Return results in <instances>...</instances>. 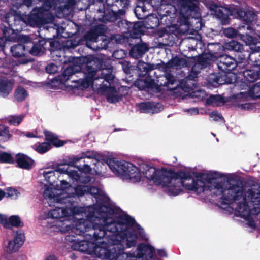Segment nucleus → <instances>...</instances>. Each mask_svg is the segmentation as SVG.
<instances>
[{"label": "nucleus", "mask_w": 260, "mask_h": 260, "mask_svg": "<svg viewBox=\"0 0 260 260\" xmlns=\"http://www.w3.org/2000/svg\"><path fill=\"white\" fill-rule=\"evenodd\" d=\"M96 210L98 218L97 232L93 233L94 241L104 237L111 240L113 245L120 244L122 234L127 230H131L133 226H136L141 234L143 229L136 223L134 218L128 214L120 215L115 221L112 216L119 213L120 209L113 206L110 203V200L107 196H101L98 198Z\"/></svg>", "instance_id": "obj_1"}, {"label": "nucleus", "mask_w": 260, "mask_h": 260, "mask_svg": "<svg viewBox=\"0 0 260 260\" xmlns=\"http://www.w3.org/2000/svg\"><path fill=\"white\" fill-rule=\"evenodd\" d=\"M101 61L96 60H89L88 57L77 58L66 68L62 74L60 80L66 82L70 80L76 73L81 72L84 74V78L81 80L80 85L84 88H87L93 84L94 76L99 70H103Z\"/></svg>", "instance_id": "obj_2"}, {"label": "nucleus", "mask_w": 260, "mask_h": 260, "mask_svg": "<svg viewBox=\"0 0 260 260\" xmlns=\"http://www.w3.org/2000/svg\"><path fill=\"white\" fill-rule=\"evenodd\" d=\"M111 170L117 176L129 179L133 182L141 181V174L139 169L132 163L116 158H108L106 161Z\"/></svg>", "instance_id": "obj_3"}, {"label": "nucleus", "mask_w": 260, "mask_h": 260, "mask_svg": "<svg viewBox=\"0 0 260 260\" xmlns=\"http://www.w3.org/2000/svg\"><path fill=\"white\" fill-rule=\"evenodd\" d=\"M227 193L223 194L224 205H231L234 202L240 201L242 199V202H238L236 207V211L240 213V216L243 217L244 213H247L249 210L248 202L246 197L243 196V189L242 183H237L235 185H232L226 191Z\"/></svg>", "instance_id": "obj_4"}, {"label": "nucleus", "mask_w": 260, "mask_h": 260, "mask_svg": "<svg viewBox=\"0 0 260 260\" xmlns=\"http://www.w3.org/2000/svg\"><path fill=\"white\" fill-rule=\"evenodd\" d=\"M186 174L183 172V171L175 172L172 169L167 170L162 168L160 171V174L157 179V182L158 184H161L164 186L168 187V191L171 194L177 196L183 192V189L176 186L171 185L172 181H176L179 180V178L185 179L187 177Z\"/></svg>", "instance_id": "obj_5"}, {"label": "nucleus", "mask_w": 260, "mask_h": 260, "mask_svg": "<svg viewBox=\"0 0 260 260\" xmlns=\"http://www.w3.org/2000/svg\"><path fill=\"white\" fill-rule=\"evenodd\" d=\"M96 210L90 211L87 214V220L80 219L77 221L75 224V233L78 235H84V236H88V239L94 241V235L93 234L95 231L97 232Z\"/></svg>", "instance_id": "obj_6"}, {"label": "nucleus", "mask_w": 260, "mask_h": 260, "mask_svg": "<svg viewBox=\"0 0 260 260\" xmlns=\"http://www.w3.org/2000/svg\"><path fill=\"white\" fill-rule=\"evenodd\" d=\"M216 58L215 61L218 70L223 73H230L236 67L241 68V64L243 63V61L238 62L235 58L227 55H216Z\"/></svg>", "instance_id": "obj_7"}, {"label": "nucleus", "mask_w": 260, "mask_h": 260, "mask_svg": "<svg viewBox=\"0 0 260 260\" xmlns=\"http://www.w3.org/2000/svg\"><path fill=\"white\" fill-rule=\"evenodd\" d=\"M48 13L43 7L34 8L27 17V22L31 26H39L47 24Z\"/></svg>", "instance_id": "obj_8"}, {"label": "nucleus", "mask_w": 260, "mask_h": 260, "mask_svg": "<svg viewBox=\"0 0 260 260\" xmlns=\"http://www.w3.org/2000/svg\"><path fill=\"white\" fill-rule=\"evenodd\" d=\"M181 10L192 18L200 17L198 0H179Z\"/></svg>", "instance_id": "obj_9"}, {"label": "nucleus", "mask_w": 260, "mask_h": 260, "mask_svg": "<svg viewBox=\"0 0 260 260\" xmlns=\"http://www.w3.org/2000/svg\"><path fill=\"white\" fill-rule=\"evenodd\" d=\"M137 253H129L131 257L142 258L145 256L151 259H155L156 255L155 248L150 245L144 243L139 244L137 248Z\"/></svg>", "instance_id": "obj_10"}, {"label": "nucleus", "mask_w": 260, "mask_h": 260, "mask_svg": "<svg viewBox=\"0 0 260 260\" xmlns=\"http://www.w3.org/2000/svg\"><path fill=\"white\" fill-rule=\"evenodd\" d=\"M14 85L15 80L13 79L0 75V96L7 98L12 92Z\"/></svg>", "instance_id": "obj_11"}, {"label": "nucleus", "mask_w": 260, "mask_h": 260, "mask_svg": "<svg viewBox=\"0 0 260 260\" xmlns=\"http://www.w3.org/2000/svg\"><path fill=\"white\" fill-rule=\"evenodd\" d=\"M139 42L132 46L129 50V55L133 58L139 59L149 50V46L146 43L142 42L140 38H138Z\"/></svg>", "instance_id": "obj_12"}, {"label": "nucleus", "mask_w": 260, "mask_h": 260, "mask_svg": "<svg viewBox=\"0 0 260 260\" xmlns=\"http://www.w3.org/2000/svg\"><path fill=\"white\" fill-rule=\"evenodd\" d=\"M93 250L98 258L103 259L112 260L116 259L118 255L123 253V251H121V250L118 253L112 252L111 250L107 248L103 247L97 245L94 247ZM122 251H123V249H122Z\"/></svg>", "instance_id": "obj_13"}, {"label": "nucleus", "mask_w": 260, "mask_h": 260, "mask_svg": "<svg viewBox=\"0 0 260 260\" xmlns=\"http://www.w3.org/2000/svg\"><path fill=\"white\" fill-rule=\"evenodd\" d=\"M87 186L78 185L75 187H73V189L71 193H69V196H66L63 197L59 198V196L56 197V200L59 202L66 203L70 202L69 198L70 197H82L85 194H87Z\"/></svg>", "instance_id": "obj_14"}, {"label": "nucleus", "mask_w": 260, "mask_h": 260, "mask_svg": "<svg viewBox=\"0 0 260 260\" xmlns=\"http://www.w3.org/2000/svg\"><path fill=\"white\" fill-rule=\"evenodd\" d=\"M216 54L215 52H210L209 53L201 54L197 56L196 62L194 65H197L199 69H204L209 68L213 63V58H216Z\"/></svg>", "instance_id": "obj_15"}, {"label": "nucleus", "mask_w": 260, "mask_h": 260, "mask_svg": "<svg viewBox=\"0 0 260 260\" xmlns=\"http://www.w3.org/2000/svg\"><path fill=\"white\" fill-rule=\"evenodd\" d=\"M237 17L241 20L244 21L247 26V29L253 30L252 27L249 25L255 19L256 14L251 10H244L242 9H237L236 10Z\"/></svg>", "instance_id": "obj_16"}, {"label": "nucleus", "mask_w": 260, "mask_h": 260, "mask_svg": "<svg viewBox=\"0 0 260 260\" xmlns=\"http://www.w3.org/2000/svg\"><path fill=\"white\" fill-rule=\"evenodd\" d=\"M15 163H17V167L25 170L32 169L35 165L34 159L24 154L20 153L16 155Z\"/></svg>", "instance_id": "obj_17"}, {"label": "nucleus", "mask_w": 260, "mask_h": 260, "mask_svg": "<svg viewBox=\"0 0 260 260\" xmlns=\"http://www.w3.org/2000/svg\"><path fill=\"white\" fill-rule=\"evenodd\" d=\"M183 172L186 174L187 176L186 177V178H179V180H180L179 183L183 187L190 191H198L199 189L200 191L203 190L202 188L200 189L198 181L192 176L189 172L183 171Z\"/></svg>", "instance_id": "obj_18"}, {"label": "nucleus", "mask_w": 260, "mask_h": 260, "mask_svg": "<svg viewBox=\"0 0 260 260\" xmlns=\"http://www.w3.org/2000/svg\"><path fill=\"white\" fill-rule=\"evenodd\" d=\"M46 44V40L43 38H40L37 42L33 41L32 44L29 45L28 54L33 56H40L43 54L46 50L45 47Z\"/></svg>", "instance_id": "obj_19"}, {"label": "nucleus", "mask_w": 260, "mask_h": 260, "mask_svg": "<svg viewBox=\"0 0 260 260\" xmlns=\"http://www.w3.org/2000/svg\"><path fill=\"white\" fill-rule=\"evenodd\" d=\"M24 234L17 232L16 236L12 240H10L7 246V250L9 253L17 251L24 242Z\"/></svg>", "instance_id": "obj_20"}, {"label": "nucleus", "mask_w": 260, "mask_h": 260, "mask_svg": "<svg viewBox=\"0 0 260 260\" xmlns=\"http://www.w3.org/2000/svg\"><path fill=\"white\" fill-rule=\"evenodd\" d=\"M143 169L142 172L144 176L149 180H152L154 182H156L159 174H160V170L157 169L153 166H150L147 164H144L141 167Z\"/></svg>", "instance_id": "obj_21"}, {"label": "nucleus", "mask_w": 260, "mask_h": 260, "mask_svg": "<svg viewBox=\"0 0 260 260\" xmlns=\"http://www.w3.org/2000/svg\"><path fill=\"white\" fill-rule=\"evenodd\" d=\"M227 73L219 72L212 74L209 77V80L212 84L222 85L233 83L234 81L228 77Z\"/></svg>", "instance_id": "obj_22"}, {"label": "nucleus", "mask_w": 260, "mask_h": 260, "mask_svg": "<svg viewBox=\"0 0 260 260\" xmlns=\"http://www.w3.org/2000/svg\"><path fill=\"white\" fill-rule=\"evenodd\" d=\"M44 134L45 137V140L55 147L63 146L66 143V141L59 140L58 136L51 131L45 130Z\"/></svg>", "instance_id": "obj_23"}, {"label": "nucleus", "mask_w": 260, "mask_h": 260, "mask_svg": "<svg viewBox=\"0 0 260 260\" xmlns=\"http://www.w3.org/2000/svg\"><path fill=\"white\" fill-rule=\"evenodd\" d=\"M134 226L132 228L131 230H127L125 232L122 234L121 238H119V239H120V242L122 240L126 239V247L127 248H131V247L135 246L136 244L138 235L134 230Z\"/></svg>", "instance_id": "obj_24"}, {"label": "nucleus", "mask_w": 260, "mask_h": 260, "mask_svg": "<svg viewBox=\"0 0 260 260\" xmlns=\"http://www.w3.org/2000/svg\"><path fill=\"white\" fill-rule=\"evenodd\" d=\"M248 198L253 203L260 201V185L256 182H253L251 185V188L247 191Z\"/></svg>", "instance_id": "obj_25"}, {"label": "nucleus", "mask_w": 260, "mask_h": 260, "mask_svg": "<svg viewBox=\"0 0 260 260\" xmlns=\"http://www.w3.org/2000/svg\"><path fill=\"white\" fill-rule=\"evenodd\" d=\"M15 63L13 60L10 58L5 57L0 58V69H2L1 73L8 75L14 71Z\"/></svg>", "instance_id": "obj_26"}, {"label": "nucleus", "mask_w": 260, "mask_h": 260, "mask_svg": "<svg viewBox=\"0 0 260 260\" xmlns=\"http://www.w3.org/2000/svg\"><path fill=\"white\" fill-rule=\"evenodd\" d=\"M104 10H99V13L101 14L98 17V20L101 22L106 23L110 22H114L117 20V15L114 13V11L111 9Z\"/></svg>", "instance_id": "obj_27"}, {"label": "nucleus", "mask_w": 260, "mask_h": 260, "mask_svg": "<svg viewBox=\"0 0 260 260\" xmlns=\"http://www.w3.org/2000/svg\"><path fill=\"white\" fill-rule=\"evenodd\" d=\"M210 8L216 11V17L220 20L222 24L226 25L229 24L230 20L226 9L223 7L218 8L215 4L212 5Z\"/></svg>", "instance_id": "obj_28"}, {"label": "nucleus", "mask_w": 260, "mask_h": 260, "mask_svg": "<svg viewBox=\"0 0 260 260\" xmlns=\"http://www.w3.org/2000/svg\"><path fill=\"white\" fill-rule=\"evenodd\" d=\"M102 91L108 92L107 95V100L110 103H115L119 102L121 96L117 94H113V92H116V89L115 87L102 85L101 87Z\"/></svg>", "instance_id": "obj_29"}, {"label": "nucleus", "mask_w": 260, "mask_h": 260, "mask_svg": "<svg viewBox=\"0 0 260 260\" xmlns=\"http://www.w3.org/2000/svg\"><path fill=\"white\" fill-rule=\"evenodd\" d=\"M97 156L98 154L94 151H87L86 152H82L81 154L79 155L73 156H72L71 158H69V160L68 162H65V164L74 166V164H75L76 162L83 158H87L96 159Z\"/></svg>", "instance_id": "obj_30"}, {"label": "nucleus", "mask_w": 260, "mask_h": 260, "mask_svg": "<svg viewBox=\"0 0 260 260\" xmlns=\"http://www.w3.org/2000/svg\"><path fill=\"white\" fill-rule=\"evenodd\" d=\"M30 46L23 45L21 43H18L13 45L10 49L12 56L15 58L25 56L28 54V49Z\"/></svg>", "instance_id": "obj_31"}, {"label": "nucleus", "mask_w": 260, "mask_h": 260, "mask_svg": "<svg viewBox=\"0 0 260 260\" xmlns=\"http://www.w3.org/2000/svg\"><path fill=\"white\" fill-rule=\"evenodd\" d=\"M62 36L59 34L58 30L56 31V35H53L52 38H48L46 39V43L49 42L51 52L62 49V41L59 40Z\"/></svg>", "instance_id": "obj_32"}, {"label": "nucleus", "mask_w": 260, "mask_h": 260, "mask_svg": "<svg viewBox=\"0 0 260 260\" xmlns=\"http://www.w3.org/2000/svg\"><path fill=\"white\" fill-rule=\"evenodd\" d=\"M164 66L165 68H181V67H187V62L185 58L176 56L164 64Z\"/></svg>", "instance_id": "obj_33"}, {"label": "nucleus", "mask_w": 260, "mask_h": 260, "mask_svg": "<svg viewBox=\"0 0 260 260\" xmlns=\"http://www.w3.org/2000/svg\"><path fill=\"white\" fill-rule=\"evenodd\" d=\"M127 31L132 36L133 38H137L138 35L142 31L143 23L141 21H137L134 23L127 22Z\"/></svg>", "instance_id": "obj_34"}, {"label": "nucleus", "mask_w": 260, "mask_h": 260, "mask_svg": "<svg viewBox=\"0 0 260 260\" xmlns=\"http://www.w3.org/2000/svg\"><path fill=\"white\" fill-rule=\"evenodd\" d=\"M160 104L157 103L155 104L153 102H145L141 103L139 104V108L142 112L152 113L158 112L159 110L158 109Z\"/></svg>", "instance_id": "obj_35"}, {"label": "nucleus", "mask_w": 260, "mask_h": 260, "mask_svg": "<svg viewBox=\"0 0 260 260\" xmlns=\"http://www.w3.org/2000/svg\"><path fill=\"white\" fill-rule=\"evenodd\" d=\"M243 72L244 76L249 82H254L255 80L260 79V68H257L254 70H245L241 71Z\"/></svg>", "instance_id": "obj_36"}, {"label": "nucleus", "mask_w": 260, "mask_h": 260, "mask_svg": "<svg viewBox=\"0 0 260 260\" xmlns=\"http://www.w3.org/2000/svg\"><path fill=\"white\" fill-rule=\"evenodd\" d=\"M223 47L225 50L233 51L237 52H241L243 49V45L239 42L235 40L225 42Z\"/></svg>", "instance_id": "obj_37"}, {"label": "nucleus", "mask_w": 260, "mask_h": 260, "mask_svg": "<svg viewBox=\"0 0 260 260\" xmlns=\"http://www.w3.org/2000/svg\"><path fill=\"white\" fill-rule=\"evenodd\" d=\"M248 59L253 63L255 66L260 68V47L251 48V51L249 54Z\"/></svg>", "instance_id": "obj_38"}, {"label": "nucleus", "mask_w": 260, "mask_h": 260, "mask_svg": "<svg viewBox=\"0 0 260 260\" xmlns=\"http://www.w3.org/2000/svg\"><path fill=\"white\" fill-rule=\"evenodd\" d=\"M28 96L27 91L22 86H17L14 91V97L18 102L25 101Z\"/></svg>", "instance_id": "obj_39"}, {"label": "nucleus", "mask_w": 260, "mask_h": 260, "mask_svg": "<svg viewBox=\"0 0 260 260\" xmlns=\"http://www.w3.org/2000/svg\"><path fill=\"white\" fill-rule=\"evenodd\" d=\"M197 178L205 180L208 183H211L213 180L216 179L219 177H222L221 174L214 172L210 174H204L203 173H199L196 176Z\"/></svg>", "instance_id": "obj_40"}, {"label": "nucleus", "mask_w": 260, "mask_h": 260, "mask_svg": "<svg viewBox=\"0 0 260 260\" xmlns=\"http://www.w3.org/2000/svg\"><path fill=\"white\" fill-rule=\"evenodd\" d=\"M165 81L164 83L161 82L160 85L167 87L169 90L172 91L176 89L175 87H171L176 82L174 76L171 74H167L165 77Z\"/></svg>", "instance_id": "obj_41"}, {"label": "nucleus", "mask_w": 260, "mask_h": 260, "mask_svg": "<svg viewBox=\"0 0 260 260\" xmlns=\"http://www.w3.org/2000/svg\"><path fill=\"white\" fill-rule=\"evenodd\" d=\"M62 41V49L63 50H69L70 49H74L78 46V43L75 39H68L63 38Z\"/></svg>", "instance_id": "obj_42"}, {"label": "nucleus", "mask_w": 260, "mask_h": 260, "mask_svg": "<svg viewBox=\"0 0 260 260\" xmlns=\"http://www.w3.org/2000/svg\"><path fill=\"white\" fill-rule=\"evenodd\" d=\"M99 36L91 28L88 30L84 36V40L86 42L87 46L90 48L89 45V42H97L98 41Z\"/></svg>", "instance_id": "obj_43"}, {"label": "nucleus", "mask_w": 260, "mask_h": 260, "mask_svg": "<svg viewBox=\"0 0 260 260\" xmlns=\"http://www.w3.org/2000/svg\"><path fill=\"white\" fill-rule=\"evenodd\" d=\"M223 98L219 95H211L206 100V103L208 105L218 106L219 103H223Z\"/></svg>", "instance_id": "obj_44"}, {"label": "nucleus", "mask_w": 260, "mask_h": 260, "mask_svg": "<svg viewBox=\"0 0 260 260\" xmlns=\"http://www.w3.org/2000/svg\"><path fill=\"white\" fill-rule=\"evenodd\" d=\"M69 158H71V157H69L66 159H63L62 163L58 164L56 169L55 170V171L59 172L61 174H66L68 175L69 171H68V166H71L65 164V162H67L69 160Z\"/></svg>", "instance_id": "obj_45"}, {"label": "nucleus", "mask_w": 260, "mask_h": 260, "mask_svg": "<svg viewBox=\"0 0 260 260\" xmlns=\"http://www.w3.org/2000/svg\"><path fill=\"white\" fill-rule=\"evenodd\" d=\"M9 229L12 226L19 227L23 226L24 224L20 220V217L18 215H12L9 218Z\"/></svg>", "instance_id": "obj_46"}, {"label": "nucleus", "mask_w": 260, "mask_h": 260, "mask_svg": "<svg viewBox=\"0 0 260 260\" xmlns=\"http://www.w3.org/2000/svg\"><path fill=\"white\" fill-rule=\"evenodd\" d=\"M51 148V146H50V144L48 143L46 141L39 143V144L36 146L35 149L38 153L44 154L50 150Z\"/></svg>", "instance_id": "obj_47"}, {"label": "nucleus", "mask_w": 260, "mask_h": 260, "mask_svg": "<svg viewBox=\"0 0 260 260\" xmlns=\"http://www.w3.org/2000/svg\"><path fill=\"white\" fill-rule=\"evenodd\" d=\"M240 35L241 40H243L247 45H255L257 43L256 38L248 33L240 34Z\"/></svg>", "instance_id": "obj_48"}, {"label": "nucleus", "mask_w": 260, "mask_h": 260, "mask_svg": "<svg viewBox=\"0 0 260 260\" xmlns=\"http://www.w3.org/2000/svg\"><path fill=\"white\" fill-rule=\"evenodd\" d=\"M0 162L14 164L15 159L11 154L6 152H2L0 153Z\"/></svg>", "instance_id": "obj_49"}, {"label": "nucleus", "mask_w": 260, "mask_h": 260, "mask_svg": "<svg viewBox=\"0 0 260 260\" xmlns=\"http://www.w3.org/2000/svg\"><path fill=\"white\" fill-rule=\"evenodd\" d=\"M249 96L252 99L260 98V82L256 83L249 91Z\"/></svg>", "instance_id": "obj_50"}, {"label": "nucleus", "mask_w": 260, "mask_h": 260, "mask_svg": "<svg viewBox=\"0 0 260 260\" xmlns=\"http://www.w3.org/2000/svg\"><path fill=\"white\" fill-rule=\"evenodd\" d=\"M55 170L53 171H45L43 173V176L46 181L50 185H53L56 180V177L55 176Z\"/></svg>", "instance_id": "obj_51"}, {"label": "nucleus", "mask_w": 260, "mask_h": 260, "mask_svg": "<svg viewBox=\"0 0 260 260\" xmlns=\"http://www.w3.org/2000/svg\"><path fill=\"white\" fill-rule=\"evenodd\" d=\"M5 193L6 198H10L12 200L17 199L18 196L20 194L17 189L12 187H7L6 189Z\"/></svg>", "instance_id": "obj_52"}, {"label": "nucleus", "mask_w": 260, "mask_h": 260, "mask_svg": "<svg viewBox=\"0 0 260 260\" xmlns=\"http://www.w3.org/2000/svg\"><path fill=\"white\" fill-rule=\"evenodd\" d=\"M73 187L69 182L66 181V180H61L60 181V186H59V189L61 190L62 193L63 194V192H64L67 195L69 196V193H71Z\"/></svg>", "instance_id": "obj_53"}, {"label": "nucleus", "mask_w": 260, "mask_h": 260, "mask_svg": "<svg viewBox=\"0 0 260 260\" xmlns=\"http://www.w3.org/2000/svg\"><path fill=\"white\" fill-rule=\"evenodd\" d=\"M148 63L144 61H139L137 66L138 71H139L140 76H144L148 73Z\"/></svg>", "instance_id": "obj_54"}, {"label": "nucleus", "mask_w": 260, "mask_h": 260, "mask_svg": "<svg viewBox=\"0 0 260 260\" xmlns=\"http://www.w3.org/2000/svg\"><path fill=\"white\" fill-rule=\"evenodd\" d=\"M42 0H15L14 6H20L24 5L29 7L32 5V4H36L39 2H41Z\"/></svg>", "instance_id": "obj_55"}, {"label": "nucleus", "mask_w": 260, "mask_h": 260, "mask_svg": "<svg viewBox=\"0 0 260 260\" xmlns=\"http://www.w3.org/2000/svg\"><path fill=\"white\" fill-rule=\"evenodd\" d=\"M87 194L91 195H97V197H95L96 199V202H98V198L101 196H104L103 195H101L99 194V190L96 187L92 186H87ZM97 206V203L94 205V208H93V211H95V208Z\"/></svg>", "instance_id": "obj_56"}, {"label": "nucleus", "mask_w": 260, "mask_h": 260, "mask_svg": "<svg viewBox=\"0 0 260 260\" xmlns=\"http://www.w3.org/2000/svg\"><path fill=\"white\" fill-rule=\"evenodd\" d=\"M48 216L52 219L61 218L60 207H56L50 210L48 213Z\"/></svg>", "instance_id": "obj_57"}, {"label": "nucleus", "mask_w": 260, "mask_h": 260, "mask_svg": "<svg viewBox=\"0 0 260 260\" xmlns=\"http://www.w3.org/2000/svg\"><path fill=\"white\" fill-rule=\"evenodd\" d=\"M92 29L99 37L105 35L107 29L106 26L103 25L95 26Z\"/></svg>", "instance_id": "obj_58"}, {"label": "nucleus", "mask_w": 260, "mask_h": 260, "mask_svg": "<svg viewBox=\"0 0 260 260\" xmlns=\"http://www.w3.org/2000/svg\"><path fill=\"white\" fill-rule=\"evenodd\" d=\"M19 41L20 42V43H21L23 45H26L27 46H29L33 42L31 38L26 35L20 36L19 37Z\"/></svg>", "instance_id": "obj_59"}, {"label": "nucleus", "mask_w": 260, "mask_h": 260, "mask_svg": "<svg viewBox=\"0 0 260 260\" xmlns=\"http://www.w3.org/2000/svg\"><path fill=\"white\" fill-rule=\"evenodd\" d=\"M223 34L226 37L232 38L237 36V30L232 27H229L223 30Z\"/></svg>", "instance_id": "obj_60"}, {"label": "nucleus", "mask_w": 260, "mask_h": 260, "mask_svg": "<svg viewBox=\"0 0 260 260\" xmlns=\"http://www.w3.org/2000/svg\"><path fill=\"white\" fill-rule=\"evenodd\" d=\"M41 2H42V6L41 7L43 8L45 13H47L54 3V0H42Z\"/></svg>", "instance_id": "obj_61"}, {"label": "nucleus", "mask_w": 260, "mask_h": 260, "mask_svg": "<svg viewBox=\"0 0 260 260\" xmlns=\"http://www.w3.org/2000/svg\"><path fill=\"white\" fill-rule=\"evenodd\" d=\"M23 116H12L9 120V123L14 125H19L22 122Z\"/></svg>", "instance_id": "obj_62"}, {"label": "nucleus", "mask_w": 260, "mask_h": 260, "mask_svg": "<svg viewBox=\"0 0 260 260\" xmlns=\"http://www.w3.org/2000/svg\"><path fill=\"white\" fill-rule=\"evenodd\" d=\"M46 72L50 74H54L58 71V67L53 63L48 64L45 68Z\"/></svg>", "instance_id": "obj_63"}, {"label": "nucleus", "mask_w": 260, "mask_h": 260, "mask_svg": "<svg viewBox=\"0 0 260 260\" xmlns=\"http://www.w3.org/2000/svg\"><path fill=\"white\" fill-rule=\"evenodd\" d=\"M199 68L197 67V65H193L191 68V72L188 75V77L190 80H193L194 78L198 77V75L200 73V71L198 70Z\"/></svg>", "instance_id": "obj_64"}]
</instances>
